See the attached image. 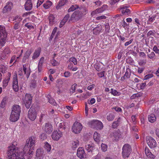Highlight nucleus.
<instances>
[{
  "mask_svg": "<svg viewBox=\"0 0 159 159\" xmlns=\"http://www.w3.org/2000/svg\"><path fill=\"white\" fill-rule=\"evenodd\" d=\"M7 35L5 28L0 25V48L3 46L5 43Z\"/></svg>",
  "mask_w": 159,
  "mask_h": 159,
  "instance_id": "obj_1",
  "label": "nucleus"
},
{
  "mask_svg": "<svg viewBox=\"0 0 159 159\" xmlns=\"http://www.w3.org/2000/svg\"><path fill=\"white\" fill-rule=\"evenodd\" d=\"M122 155L123 158H128L131 153L132 149L131 146L128 144H125L122 148Z\"/></svg>",
  "mask_w": 159,
  "mask_h": 159,
  "instance_id": "obj_2",
  "label": "nucleus"
},
{
  "mask_svg": "<svg viewBox=\"0 0 159 159\" xmlns=\"http://www.w3.org/2000/svg\"><path fill=\"white\" fill-rule=\"evenodd\" d=\"M29 145V144H27L26 143L23 148V152H22V153H24V155L25 153L27 152V156L28 157V159H30L33 155V150L34 149L30 148V147Z\"/></svg>",
  "mask_w": 159,
  "mask_h": 159,
  "instance_id": "obj_3",
  "label": "nucleus"
},
{
  "mask_svg": "<svg viewBox=\"0 0 159 159\" xmlns=\"http://www.w3.org/2000/svg\"><path fill=\"white\" fill-rule=\"evenodd\" d=\"M81 17V14L79 11H75L71 15L69 21L76 22L80 19Z\"/></svg>",
  "mask_w": 159,
  "mask_h": 159,
  "instance_id": "obj_4",
  "label": "nucleus"
},
{
  "mask_svg": "<svg viewBox=\"0 0 159 159\" xmlns=\"http://www.w3.org/2000/svg\"><path fill=\"white\" fill-rule=\"evenodd\" d=\"M32 99V97L31 94H25L24 102L26 108L28 109L30 107L31 104Z\"/></svg>",
  "mask_w": 159,
  "mask_h": 159,
  "instance_id": "obj_5",
  "label": "nucleus"
},
{
  "mask_svg": "<svg viewBox=\"0 0 159 159\" xmlns=\"http://www.w3.org/2000/svg\"><path fill=\"white\" fill-rule=\"evenodd\" d=\"M28 117L31 120H34L36 117L37 112L35 109L31 107L29 109L28 113Z\"/></svg>",
  "mask_w": 159,
  "mask_h": 159,
  "instance_id": "obj_6",
  "label": "nucleus"
},
{
  "mask_svg": "<svg viewBox=\"0 0 159 159\" xmlns=\"http://www.w3.org/2000/svg\"><path fill=\"white\" fill-rule=\"evenodd\" d=\"M82 129V125L79 122H75L72 127L73 132L75 134L79 133Z\"/></svg>",
  "mask_w": 159,
  "mask_h": 159,
  "instance_id": "obj_7",
  "label": "nucleus"
},
{
  "mask_svg": "<svg viewBox=\"0 0 159 159\" xmlns=\"http://www.w3.org/2000/svg\"><path fill=\"white\" fill-rule=\"evenodd\" d=\"M146 140L147 143L150 148H154L156 147V142L152 137H147Z\"/></svg>",
  "mask_w": 159,
  "mask_h": 159,
  "instance_id": "obj_8",
  "label": "nucleus"
},
{
  "mask_svg": "<svg viewBox=\"0 0 159 159\" xmlns=\"http://www.w3.org/2000/svg\"><path fill=\"white\" fill-rule=\"evenodd\" d=\"M62 132L58 130V131H54L52 132L51 137L52 139L54 140L58 141L59 139L62 136Z\"/></svg>",
  "mask_w": 159,
  "mask_h": 159,
  "instance_id": "obj_9",
  "label": "nucleus"
},
{
  "mask_svg": "<svg viewBox=\"0 0 159 159\" xmlns=\"http://www.w3.org/2000/svg\"><path fill=\"white\" fill-rule=\"evenodd\" d=\"M13 7L12 3L11 2H9L7 3L2 10L3 13H7L10 12Z\"/></svg>",
  "mask_w": 159,
  "mask_h": 159,
  "instance_id": "obj_10",
  "label": "nucleus"
},
{
  "mask_svg": "<svg viewBox=\"0 0 159 159\" xmlns=\"http://www.w3.org/2000/svg\"><path fill=\"white\" fill-rule=\"evenodd\" d=\"M36 139L34 137H31L26 140V143L29 144L30 148L33 149L35 145Z\"/></svg>",
  "mask_w": 159,
  "mask_h": 159,
  "instance_id": "obj_11",
  "label": "nucleus"
},
{
  "mask_svg": "<svg viewBox=\"0 0 159 159\" xmlns=\"http://www.w3.org/2000/svg\"><path fill=\"white\" fill-rule=\"evenodd\" d=\"M128 7L125 5L121 6L120 9L122 14L125 16H128L131 13L130 10L128 9Z\"/></svg>",
  "mask_w": 159,
  "mask_h": 159,
  "instance_id": "obj_12",
  "label": "nucleus"
},
{
  "mask_svg": "<svg viewBox=\"0 0 159 159\" xmlns=\"http://www.w3.org/2000/svg\"><path fill=\"white\" fill-rule=\"evenodd\" d=\"M77 155V156L80 159H82L84 157H86V153L84 152V148L83 147H80L78 149Z\"/></svg>",
  "mask_w": 159,
  "mask_h": 159,
  "instance_id": "obj_13",
  "label": "nucleus"
},
{
  "mask_svg": "<svg viewBox=\"0 0 159 159\" xmlns=\"http://www.w3.org/2000/svg\"><path fill=\"white\" fill-rule=\"evenodd\" d=\"M34 0H27L25 2V8L26 11H30L33 7V2Z\"/></svg>",
  "mask_w": 159,
  "mask_h": 159,
  "instance_id": "obj_14",
  "label": "nucleus"
},
{
  "mask_svg": "<svg viewBox=\"0 0 159 159\" xmlns=\"http://www.w3.org/2000/svg\"><path fill=\"white\" fill-rule=\"evenodd\" d=\"M20 115L11 112L9 119L11 122H15L17 121L19 118Z\"/></svg>",
  "mask_w": 159,
  "mask_h": 159,
  "instance_id": "obj_15",
  "label": "nucleus"
},
{
  "mask_svg": "<svg viewBox=\"0 0 159 159\" xmlns=\"http://www.w3.org/2000/svg\"><path fill=\"white\" fill-rule=\"evenodd\" d=\"M44 129L47 133L49 134L53 130L52 126L49 123H47L45 124Z\"/></svg>",
  "mask_w": 159,
  "mask_h": 159,
  "instance_id": "obj_16",
  "label": "nucleus"
},
{
  "mask_svg": "<svg viewBox=\"0 0 159 159\" xmlns=\"http://www.w3.org/2000/svg\"><path fill=\"white\" fill-rule=\"evenodd\" d=\"M12 109L11 112L20 115L21 112V108L19 105H13Z\"/></svg>",
  "mask_w": 159,
  "mask_h": 159,
  "instance_id": "obj_17",
  "label": "nucleus"
},
{
  "mask_svg": "<svg viewBox=\"0 0 159 159\" xmlns=\"http://www.w3.org/2000/svg\"><path fill=\"white\" fill-rule=\"evenodd\" d=\"M41 51V49L40 48H38L36 49L34 52L32 57V60H34L40 56Z\"/></svg>",
  "mask_w": 159,
  "mask_h": 159,
  "instance_id": "obj_18",
  "label": "nucleus"
},
{
  "mask_svg": "<svg viewBox=\"0 0 159 159\" xmlns=\"http://www.w3.org/2000/svg\"><path fill=\"white\" fill-rule=\"evenodd\" d=\"M32 51L31 49L28 50L26 51L22 59V61L23 63L26 62V60L28 59Z\"/></svg>",
  "mask_w": 159,
  "mask_h": 159,
  "instance_id": "obj_19",
  "label": "nucleus"
},
{
  "mask_svg": "<svg viewBox=\"0 0 159 159\" xmlns=\"http://www.w3.org/2000/svg\"><path fill=\"white\" fill-rule=\"evenodd\" d=\"M70 15L69 14H67L64 17V18L61 20L60 23L59 25V27L60 28L62 27L65 24V23L68 20V19L70 18Z\"/></svg>",
  "mask_w": 159,
  "mask_h": 159,
  "instance_id": "obj_20",
  "label": "nucleus"
},
{
  "mask_svg": "<svg viewBox=\"0 0 159 159\" xmlns=\"http://www.w3.org/2000/svg\"><path fill=\"white\" fill-rule=\"evenodd\" d=\"M11 76V74L10 73H8L7 75V78L3 81V87L5 88L7 85L9 81L10 78Z\"/></svg>",
  "mask_w": 159,
  "mask_h": 159,
  "instance_id": "obj_21",
  "label": "nucleus"
},
{
  "mask_svg": "<svg viewBox=\"0 0 159 159\" xmlns=\"http://www.w3.org/2000/svg\"><path fill=\"white\" fill-rule=\"evenodd\" d=\"M48 18L49 19V24L50 25H53L56 22L55 17L53 15H50Z\"/></svg>",
  "mask_w": 159,
  "mask_h": 159,
  "instance_id": "obj_22",
  "label": "nucleus"
},
{
  "mask_svg": "<svg viewBox=\"0 0 159 159\" xmlns=\"http://www.w3.org/2000/svg\"><path fill=\"white\" fill-rule=\"evenodd\" d=\"M93 148V144L92 143L90 142L89 143H87L85 145V149L88 152L92 151Z\"/></svg>",
  "mask_w": 159,
  "mask_h": 159,
  "instance_id": "obj_23",
  "label": "nucleus"
},
{
  "mask_svg": "<svg viewBox=\"0 0 159 159\" xmlns=\"http://www.w3.org/2000/svg\"><path fill=\"white\" fill-rule=\"evenodd\" d=\"M23 70L25 74L26 75L27 78H28L30 74V72L29 70H27L26 66L25 64L23 65Z\"/></svg>",
  "mask_w": 159,
  "mask_h": 159,
  "instance_id": "obj_24",
  "label": "nucleus"
},
{
  "mask_svg": "<svg viewBox=\"0 0 159 159\" xmlns=\"http://www.w3.org/2000/svg\"><path fill=\"white\" fill-rule=\"evenodd\" d=\"M102 29V27L101 25L97 27L93 30V33L97 34L99 33Z\"/></svg>",
  "mask_w": 159,
  "mask_h": 159,
  "instance_id": "obj_25",
  "label": "nucleus"
},
{
  "mask_svg": "<svg viewBox=\"0 0 159 159\" xmlns=\"http://www.w3.org/2000/svg\"><path fill=\"white\" fill-rule=\"evenodd\" d=\"M148 119L150 122L153 123L156 121V118L154 114H151L148 116Z\"/></svg>",
  "mask_w": 159,
  "mask_h": 159,
  "instance_id": "obj_26",
  "label": "nucleus"
},
{
  "mask_svg": "<svg viewBox=\"0 0 159 159\" xmlns=\"http://www.w3.org/2000/svg\"><path fill=\"white\" fill-rule=\"evenodd\" d=\"M93 138L96 142L98 143L100 140V134L97 132H95L94 134Z\"/></svg>",
  "mask_w": 159,
  "mask_h": 159,
  "instance_id": "obj_27",
  "label": "nucleus"
},
{
  "mask_svg": "<svg viewBox=\"0 0 159 159\" xmlns=\"http://www.w3.org/2000/svg\"><path fill=\"white\" fill-rule=\"evenodd\" d=\"M103 127V125L102 123L100 121L98 120L95 128L101 130L102 129Z\"/></svg>",
  "mask_w": 159,
  "mask_h": 159,
  "instance_id": "obj_28",
  "label": "nucleus"
},
{
  "mask_svg": "<svg viewBox=\"0 0 159 159\" xmlns=\"http://www.w3.org/2000/svg\"><path fill=\"white\" fill-rule=\"evenodd\" d=\"M52 3L50 1H48L43 5V7L45 9H48L52 5Z\"/></svg>",
  "mask_w": 159,
  "mask_h": 159,
  "instance_id": "obj_29",
  "label": "nucleus"
},
{
  "mask_svg": "<svg viewBox=\"0 0 159 159\" xmlns=\"http://www.w3.org/2000/svg\"><path fill=\"white\" fill-rule=\"evenodd\" d=\"M115 117V115L112 113L109 114L107 116V119L109 121H112Z\"/></svg>",
  "mask_w": 159,
  "mask_h": 159,
  "instance_id": "obj_30",
  "label": "nucleus"
},
{
  "mask_svg": "<svg viewBox=\"0 0 159 159\" xmlns=\"http://www.w3.org/2000/svg\"><path fill=\"white\" fill-rule=\"evenodd\" d=\"M7 102V99L6 97L3 98L2 100L0 105V108H3L5 107L6 103Z\"/></svg>",
  "mask_w": 159,
  "mask_h": 159,
  "instance_id": "obj_31",
  "label": "nucleus"
},
{
  "mask_svg": "<svg viewBox=\"0 0 159 159\" xmlns=\"http://www.w3.org/2000/svg\"><path fill=\"white\" fill-rule=\"evenodd\" d=\"M111 91L110 93L114 96H119L121 94L120 92L117 91L116 90L112 88L111 89Z\"/></svg>",
  "mask_w": 159,
  "mask_h": 159,
  "instance_id": "obj_32",
  "label": "nucleus"
},
{
  "mask_svg": "<svg viewBox=\"0 0 159 159\" xmlns=\"http://www.w3.org/2000/svg\"><path fill=\"white\" fill-rule=\"evenodd\" d=\"M66 1V0H61L60 1L58 5L56 7V9H59L61 7L64 5L65 4Z\"/></svg>",
  "mask_w": 159,
  "mask_h": 159,
  "instance_id": "obj_33",
  "label": "nucleus"
},
{
  "mask_svg": "<svg viewBox=\"0 0 159 159\" xmlns=\"http://www.w3.org/2000/svg\"><path fill=\"white\" fill-rule=\"evenodd\" d=\"M113 136L116 139L119 138L121 135V132L119 130H118L114 132Z\"/></svg>",
  "mask_w": 159,
  "mask_h": 159,
  "instance_id": "obj_34",
  "label": "nucleus"
},
{
  "mask_svg": "<svg viewBox=\"0 0 159 159\" xmlns=\"http://www.w3.org/2000/svg\"><path fill=\"white\" fill-rule=\"evenodd\" d=\"M72 148L74 149L77 147L79 145V142L78 140H76L72 142Z\"/></svg>",
  "mask_w": 159,
  "mask_h": 159,
  "instance_id": "obj_35",
  "label": "nucleus"
},
{
  "mask_svg": "<svg viewBox=\"0 0 159 159\" xmlns=\"http://www.w3.org/2000/svg\"><path fill=\"white\" fill-rule=\"evenodd\" d=\"M98 120H93L89 122V124L90 127L93 128H95L97 122Z\"/></svg>",
  "mask_w": 159,
  "mask_h": 159,
  "instance_id": "obj_36",
  "label": "nucleus"
},
{
  "mask_svg": "<svg viewBox=\"0 0 159 159\" xmlns=\"http://www.w3.org/2000/svg\"><path fill=\"white\" fill-rule=\"evenodd\" d=\"M79 8V6L77 5H73L68 9V12L72 11L75 10L76 9Z\"/></svg>",
  "mask_w": 159,
  "mask_h": 159,
  "instance_id": "obj_37",
  "label": "nucleus"
},
{
  "mask_svg": "<svg viewBox=\"0 0 159 159\" xmlns=\"http://www.w3.org/2000/svg\"><path fill=\"white\" fill-rule=\"evenodd\" d=\"M43 153V151L42 150L40 149H37L36 152V155L37 157H42Z\"/></svg>",
  "mask_w": 159,
  "mask_h": 159,
  "instance_id": "obj_38",
  "label": "nucleus"
},
{
  "mask_svg": "<svg viewBox=\"0 0 159 159\" xmlns=\"http://www.w3.org/2000/svg\"><path fill=\"white\" fill-rule=\"evenodd\" d=\"M44 144V148L47 150V151L48 152H50L51 148V145L47 142H45Z\"/></svg>",
  "mask_w": 159,
  "mask_h": 159,
  "instance_id": "obj_39",
  "label": "nucleus"
},
{
  "mask_svg": "<svg viewBox=\"0 0 159 159\" xmlns=\"http://www.w3.org/2000/svg\"><path fill=\"white\" fill-rule=\"evenodd\" d=\"M131 74V70L129 68H127L125 75L127 77V78H129Z\"/></svg>",
  "mask_w": 159,
  "mask_h": 159,
  "instance_id": "obj_40",
  "label": "nucleus"
},
{
  "mask_svg": "<svg viewBox=\"0 0 159 159\" xmlns=\"http://www.w3.org/2000/svg\"><path fill=\"white\" fill-rule=\"evenodd\" d=\"M47 97L48 98V102H49L51 104L53 105H56V103L54 101V99H53L52 98H49V97H50V95H48Z\"/></svg>",
  "mask_w": 159,
  "mask_h": 159,
  "instance_id": "obj_41",
  "label": "nucleus"
},
{
  "mask_svg": "<svg viewBox=\"0 0 159 159\" xmlns=\"http://www.w3.org/2000/svg\"><path fill=\"white\" fill-rule=\"evenodd\" d=\"M142 96L141 93H137L133 94L130 97L131 99H134L136 98H139Z\"/></svg>",
  "mask_w": 159,
  "mask_h": 159,
  "instance_id": "obj_42",
  "label": "nucleus"
},
{
  "mask_svg": "<svg viewBox=\"0 0 159 159\" xmlns=\"http://www.w3.org/2000/svg\"><path fill=\"white\" fill-rule=\"evenodd\" d=\"M148 57L151 59L153 60L155 59V54L154 52H152L147 55Z\"/></svg>",
  "mask_w": 159,
  "mask_h": 159,
  "instance_id": "obj_43",
  "label": "nucleus"
},
{
  "mask_svg": "<svg viewBox=\"0 0 159 159\" xmlns=\"http://www.w3.org/2000/svg\"><path fill=\"white\" fill-rule=\"evenodd\" d=\"M18 86L17 77V76L13 78V86Z\"/></svg>",
  "mask_w": 159,
  "mask_h": 159,
  "instance_id": "obj_44",
  "label": "nucleus"
},
{
  "mask_svg": "<svg viewBox=\"0 0 159 159\" xmlns=\"http://www.w3.org/2000/svg\"><path fill=\"white\" fill-rule=\"evenodd\" d=\"M101 148L102 151L105 152L107 151V144L102 143L101 145Z\"/></svg>",
  "mask_w": 159,
  "mask_h": 159,
  "instance_id": "obj_45",
  "label": "nucleus"
},
{
  "mask_svg": "<svg viewBox=\"0 0 159 159\" xmlns=\"http://www.w3.org/2000/svg\"><path fill=\"white\" fill-rule=\"evenodd\" d=\"M105 71H102L98 73L97 75L99 78L105 77V79H106V77L105 75Z\"/></svg>",
  "mask_w": 159,
  "mask_h": 159,
  "instance_id": "obj_46",
  "label": "nucleus"
},
{
  "mask_svg": "<svg viewBox=\"0 0 159 159\" xmlns=\"http://www.w3.org/2000/svg\"><path fill=\"white\" fill-rule=\"evenodd\" d=\"M69 62L73 63L75 65L77 64V61L76 59L74 57H71L70 58L69 60Z\"/></svg>",
  "mask_w": 159,
  "mask_h": 159,
  "instance_id": "obj_47",
  "label": "nucleus"
},
{
  "mask_svg": "<svg viewBox=\"0 0 159 159\" xmlns=\"http://www.w3.org/2000/svg\"><path fill=\"white\" fill-rule=\"evenodd\" d=\"M22 20V18L21 16H17L14 18V20H16V22L19 23Z\"/></svg>",
  "mask_w": 159,
  "mask_h": 159,
  "instance_id": "obj_48",
  "label": "nucleus"
},
{
  "mask_svg": "<svg viewBox=\"0 0 159 159\" xmlns=\"http://www.w3.org/2000/svg\"><path fill=\"white\" fill-rule=\"evenodd\" d=\"M76 86L77 84H74L73 85L71 86V89H70V93H73L75 92L76 89Z\"/></svg>",
  "mask_w": 159,
  "mask_h": 159,
  "instance_id": "obj_49",
  "label": "nucleus"
},
{
  "mask_svg": "<svg viewBox=\"0 0 159 159\" xmlns=\"http://www.w3.org/2000/svg\"><path fill=\"white\" fill-rule=\"evenodd\" d=\"M155 20L154 17H150V16L149 17V19L147 21L148 24L150 25L151 24L153 21Z\"/></svg>",
  "mask_w": 159,
  "mask_h": 159,
  "instance_id": "obj_50",
  "label": "nucleus"
},
{
  "mask_svg": "<svg viewBox=\"0 0 159 159\" xmlns=\"http://www.w3.org/2000/svg\"><path fill=\"white\" fill-rule=\"evenodd\" d=\"M8 56L7 54H4L3 52V53L0 55V60H4Z\"/></svg>",
  "mask_w": 159,
  "mask_h": 159,
  "instance_id": "obj_51",
  "label": "nucleus"
},
{
  "mask_svg": "<svg viewBox=\"0 0 159 159\" xmlns=\"http://www.w3.org/2000/svg\"><path fill=\"white\" fill-rule=\"evenodd\" d=\"M51 62L53 66H55L58 65V63L54 59H53L51 61Z\"/></svg>",
  "mask_w": 159,
  "mask_h": 159,
  "instance_id": "obj_52",
  "label": "nucleus"
},
{
  "mask_svg": "<svg viewBox=\"0 0 159 159\" xmlns=\"http://www.w3.org/2000/svg\"><path fill=\"white\" fill-rule=\"evenodd\" d=\"M153 75L152 74H149L146 75L145 76L144 78V80H147L150 78H151L153 77Z\"/></svg>",
  "mask_w": 159,
  "mask_h": 159,
  "instance_id": "obj_53",
  "label": "nucleus"
},
{
  "mask_svg": "<svg viewBox=\"0 0 159 159\" xmlns=\"http://www.w3.org/2000/svg\"><path fill=\"white\" fill-rule=\"evenodd\" d=\"M119 125L118 123H117V121H114L113 123L111 125V127L114 129L117 128Z\"/></svg>",
  "mask_w": 159,
  "mask_h": 159,
  "instance_id": "obj_54",
  "label": "nucleus"
},
{
  "mask_svg": "<svg viewBox=\"0 0 159 159\" xmlns=\"http://www.w3.org/2000/svg\"><path fill=\"white\" fill-rule=\"evenodd\" d=\"M3 52L4 54H7V56H9V54L10 53V49L8 48H6L3 51Z\"/></svg>",
  "mask_w": 159,
  "mask_h": 159,
  "instance_id": "obj_55",
  "label": "nucleus"
},
{
  "mask_svg": "<svg viewBox=\"0 0 159 159\" xmlns=\"http://www.w3.org/2000/svg\"><path fill=\"white\" fill-rule=\"evenodd\" d=\"M57 27H55L53 29L50 37V38H51V39H52V38L53 37L54 34H55L56 32H57Z\"/></svg>",
  "mask_w": 159,
  "mask_h": 159,
  "instance_id": "obj_56",
  "label": "nucleus"
},
{
  "mask_svg": "<svg viewBox=\"0 0 159 159\" xmlns=\"http://www.w3.org/2000/svg\"><path fill=\"white\" fill-rule=\"evenodd\" d=\"M30 88L32 89H34L36 87V83L35 81H33L30 84Z\"/></svg>",
  "mask_w": 159,
  "mask_h": 159,
  "instance_id": "obj_57",
  "label": "nucleus"
},
{
  "mask_svg": "<svg viewBox=\"0 0 159 159\" xmlns=\"http://www.w3.org/2000/svg\"><path fill=\"white\" fill-rule=\"evenodd\" d=\"M153 50L156 53L159 54V49L156 45L154 46L153 48Z\"/></svg>",
  "mask_w": 159,
  "mask_h": 159,
  "instance_id": "obj_58",
  "label": "nucleus"
},
{
  "mask_svg": "<svg viewBox=\"0 0 159 159\" xmlns=\"http://www.w3.org/2000/svg\"><path fill=\"white\" fill-rule=\"evenodd\" d=\"M44 59V58L43 57H42L39 60L38 65H39L40 66H42Z\"/></svg>",
  "mask_w": 159,
  "mask_h": 159,
  "instance_id": "obj_59",
  "label": "nucleus"
},
{
  "mask_svg": "<svg viewBox=\"0 0 159 159\" xmlns=\"http://www.w3.org/2000/svg\"><path fill=\"white\" fill-rule=\"evenodd\" d=\"M155 32L154 30H151L148 31L147 33V35L149 36L151 35H153L155 34Z\"/></svg>",
  "mask_w": 159,
  "mask_h": 159,
  "instance_id": "obj_60",
  "label": "nucleus"
},
{
  "mask_svg": "<svg viewBox=\"0 0 159 159\" xmlns=\"http://www.w3.org/2000/svg\"><path fill=\"white\" fill-rule=\"evenodd\" d=\"M40 138L41 139L43 140L46 139V136L44 133H42L40 136Z\"/></svg>",
  "mask_w": 159,
  "mask_h": 159,
  "instance_id": "obj_61",
  "label": "nucleus"
},
{
  "mask_svg": "<svg viewBox=\"0 0 159 159\" xmlns=\"http://www.w3.org/2000/svg\"><path fill=\"white\" fill-rule=\"evenodd\" d=\"M146 156L150 158H151L153 159L155 157V156L153 154H152V153L151 152H149V153Z\"/></svg>",
  "mask_w": 159,
  "mask_h": 159,
  "instance_id": "obj_62",
  "label": "nucleus"
},
{
  "mask_svg": "<svg viewBox=\"0 0 159 159\" xmlns=\"http://www.w3.org/2000/svg\"><path fill=\"white\" fill-rule=\"evenodd\" d=\"M105 10V9H102L101 8H98L96 10L95 12L96 13H101Z\"/></svg>",
  "mask_w": 159,
  "mask_h": 159,
  "instance_id": "obj_63",
  "label": "nucleus"
},
{
  "mask_svg": "<svg viewBox=\"0 0 159 159\" xmlns=\"http://www.w3.org/2000/svg\"><path fill=\"white\" fill-rule=\"evenodd\" d=\"M106 16H97L96 18L97 20H101L102 19H105L106 18Z\"/></svg>",
  "mask_w": 159,
  "mask_h": 159,
  "instance_id": "obj_64",
  "label": "nucleus"
}]
</instances>
